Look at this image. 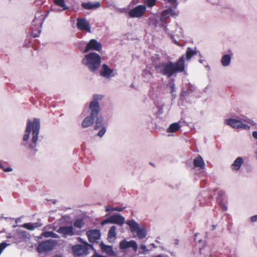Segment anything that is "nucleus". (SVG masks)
<instances>
[{
  "label": "nucleus",
  "instance_id": "obj_28",
  "mask_svg": "<svg viewBox=\"0 0 257 257\" xmlns=\"http://www.w3.org/2000/svg\"><path fill=\"white\" fill-rule=\"evenodd\" d=\"M156 107L158 109L157 113L159 114H162L163 113V107L165 103L162 102L161 99H157L154 102Z\"/></svg>",
  "mask_w": 257,
  "mask_h": 257
},
{
  "label": "nucleus",
  "instance_id": "obj_2",
  "mask_svg": "<svg viewBox=\"0 0 257 257\" xmlns=\"http://www.w3.org/2000/svg\"><path fill=\"white\" fill-rule=\"evenodd\" d=\"M157 71L168 77H171L177 73L182 72L185 70V56L182 55L178 61L161 62L156 66Z\"/></svg>",
  "mask_w": 257,
  "mask_h": 257
},
{
  "label": "nucleus",
  "instance_id": "obj_52",
  "mask_svg": "<svg viewBox=\"0 0 257 257\" xmlns=\"http://www.w3.org/2000/svg\"><path fill=\"white\" fill-rule=\"evenodd\" d=\"M3 170L5 172H11L13 170V169L11 167H8L7 168H3Z\"/></svg>",
  "mask_w": 257,
  "mask_h": 257
},
{
  "label": "nucleus",
  "instance_id": "obj_7",
  "mask_svg": "<svg viewBox=\"0 0 257 257\" xmlns=\"http://www.w3.org/2000/svg\"><path fill=\"white\" fill-rule=\"evenodd\" d=\"M89 247L93 248V246L86 243L85 245L76 244L73 246L72 249L75 256H80L87 255L89 253Z\"/></svg>",
  "mask_w": 257,
  "mask_h": 257
},
{
  "label": "nucleus",
  "instance_id": "obj_29",
  "mask_svg": "<svg viewBox=\"0 0 257 257\" xmlns=\"http://www.w3.org/2000/svg\"><path fill=\"white\" fill-rule=\"evenodd\" d=\"M189 89L186 90H183L181 93V97H186L191 93L194 92L196 89V86L190 83L189 84Z\"/></svg>",
  "mask_w": 257,
  "mask_h": 257
},
{
  "label": "nucleus",
  "instance_id": "obj_45",
  "mask_svg": "<svg viewBox=\"0 0 257 257\" xmlns=\"http://www.w3.org/2000/svg\"><path fill=\"white\" fill-rule=\"evenodd\" d=\"M169 86L171 88L172 93H173L174 91H175V86L174 80H171L169 83Z\"/></svg>",
  "mask_w": 257,
  "mask_h": 257
},
{
  "label": "nucleus",
  "instance_id": "obj_15",
  "mask_svg": "<svg viewBox=\"0 0 257 257\" xmlns=\"http://www.w3.org/2000/svg\"><path fill=\"white\" fill-rule=\"evenodd\" d=\"M171 16V15L170 14V12L169 11V9H167L165 10H164L161 15V17L160 18V26L163 28L165 31L167 33H169V29L167 28V20L170 18Z\"/></svg>",
  "mask_w": 257,
  "mask_h": 257
},
{
  "label": "nucleus",
  "instance_id": "obj_57",
  "mask_svg": "<svg viewBox=\"0 0 257 257\" xmlns=\"http://www.w3.org/2000/svg\"><path fill=\"white\" fill-rule=\"evenodd\" d=\"M21 220V217H18L15 219V223L17 224L18 222H20Z\"/></svg>",
  "mask_w": 257,
  "mask_h": 257
},
{
  "label": "nucleus",
  "instance_id": "obj_35",
  "mask_svg": "<svg viewBox=\"0 0 257 257\" xmlns=\"http://www.w3.org/2000/svg\"><path fill=\"white\" fill-rule=\"evenodd\" d=\"M54 3L62 8L63 10H66L69 9V7L67 6L65 4L64 0H54Z\"/></svg>",
  "mask_w": 257,
  "mask_h": 257
},
{
  "label": "nucleus",
  "instance_id": "obj_11",
  "mask_svg": "<svg viewBox=\"0 0 257 257\" xmlns=\"http://www.w3.org/2000/svg\"><path fill=\"white\" fill-rule=\"evenodd\" d=\"M77 28L80 31H85L91 33V26L89 21L85 18H78L77 19Z\"/></svg>",
  "mask_w": 257,
  "mask_h": 257
},
{
  "label": "nucleus",
  "instance_id": "obj_5",
  "mask_svg": "<svg viewBox=\"0 0 257 257\" xmlns=\"http://www.w3.org/2000/svg\"><path fill=\"white\" fill-rule=\"evenodd\" d=\"M225 124L230 126L233 128L239 129L242 128L245 130H248L250 126L248 124L243 123L241 120L236 118H228L224 120Z\"/></svg>",
  "mask_w": 257,
  "mask_h": 257
},
{
  "label": "nucleus",
  "instance_id": "obj_58",
  "mask_svg": "<svg viewBox=\"0 0 257 257\" xmlns=\"http://www.w3.org/2000/svg\"><path fill=\"white\" fill-rule=\"evenodd\" d=\"M229 257H237L236 254L235 253V252H233L232 253H230L229 255Z\"/></svg>",
  "mask_w": 257,
  "mask_h": 257
},
{
  "label": "nucleus",
  "instance_id": "obj_6",
  "mask_svg": "<svg viewBox=\"0 0 257 257\" xmlns=\"http://www.w3.org/2000/svg\"><path fill=\"white\" fill-rule=\"evenodd\" d=\"M55 242L56 241L52 239L40 242L37 247V251L39 253H42L51 250L55 246Z\"/></svg>",
  "mask_w": 257,
  "mask_h": 257
},
{
  "label": "nucleus",
  "instance_id": "obj_32",
  "mask_svg": "<svg viewBox=\"0 0 257 257\" xmlns=\"http://www.w3.org/2000/svg\"><path fill=\"white\" fill-rule=\"evenodd\" d=\"M19 237L22 239H26L29 238L30 234L26 231L23 230H19L17 231Z\"/></svg>",
  "mask_w": 257,
  "mask_h": 257
},
{
  "label": "nucleus",
  "instance_id": "obj_33",
  "mask_svg": "<svg viewBox=\"0 0 257 257\" xmlns=\"http://www.w3.org/2000/svg\"><path fill=\"white\" fill-rule=\"evenodd\" d=\"M215 193L217 195V199L219 202H221V201H223L224 200L225 197V192L221 190H216Z\"/></svg>",
  "mask_w": 257,
  "mask_h": 257
},
{
  "label": "nucleus",
  "instance_id": "obj_20",
  "mask_svg": "<svg viewBox=\"0 0 257 257\" xmlns=\"http://www.w3.org/2000/svg\"><path fill=\"white\" fill-rule=\"evenodd\" d=\"M112 223L117 224L119 225L123 224L125 221L124 218L119 214H117L111 216Z\"/></svg>",
  "mask_w": 257,
  "mask_h": 257
},
{
  "label": "nucleus",
  "instance_id": "obj_41",
  "mask_svg": "<svg viewBox=\"0 0 257 257\" xmlns=\"http://www.w3.org/2000/svg\"><path fill=\"white\" fill-rule=\"evenodd\" d=\"M156 1L157 0H147L146 4L149 7L152 8L155 5Z\"/></svg>",
  "mask_w": 257,
  "mask_h": 257
},
{
  "label": "nucleus",
  "instance_id": "obj_3",
  "mask_svg": "<svg viewBox=\"0 0 257 257\" xmlns=\"http://www.w3.org/2000/svg\"><path fill=\"white\" fill-rule=\"evenodd\" d=\"M101 57L98 53L93 52L84 55L81 64L92 73H95L101 65Z\"/></svg>",
  "mask_w": 257,
  "mask_h": 257
},
{
  "label": "nucleus",
  "instance_id": "obj_22",
  "mask_svg": "<svg viewBox=\"0 0 257 257\" xmlns=\"http://www.w3.org/2000/svg\"><path fill=\"white\" fill-rule=\"evenodd\" d=\"M126 223L129 226L132 232H136L140 227L139 223L134 219L127 220Z\"/></svg>",
  "mask_w": 257,
  "mask_h": 257
},
{
  "label": "nucleus",
  "instance_id": "obj_19",
  "mask_svg": "<svg viewBox=\"0 0 257 257\" xmlns=\"http://www.w3.org/2000/svg\"><path fill=\"white\" fill-rule=\"evenodd\" d=\"M99 246L101 249L108 255L110 256H114L115 255V253L113 251L112 246L105 245L103 242H101L99 244Z\"/></svg>",
  "mask_w": 257,
  "mask_h": 257
},
{
  "label": "nucleus",
  "instance_id": "obj_18",
  "mask_svg": "<svg viewBox=\"0 0 257 257\" xmlns=\"http://www.w3.org/2000/svg\"><path fill=\"white\" fill-rule=\"evenodd\" d=\"M243 163V160L242 157H238L236 158L231 165L230 168L233 172L239 171Z\"/></svg>",
  "mask_w": 257,
  "mask_h": 257
},
{
  "label": "nucleus",
  "instance_id": "obj_8",
  "mask_svg": "<svg viewBox=\"0 0 257 257\" xmlns=\"http://www.w3.org/2000/svg\"><path fill=\"white\" fill-rule=\"evenodd\" d=\"M102 44L96 39H92L87 43L83 50V53H86L90 51L100 52L102 50Z\"/></svg>",
  "mask_w": 257,
  "mask_h": 257
},
{
  "label": "nucleus",
  "instance_id": "obj_55",
  "mask_svg": "<svg viewBox=\"0 0 257 257\" xmlns=\"http://www.w3.org/2000/svg\"><path fill=\"white\" fill-rule=\"evenodd\" d=\"M112 208H113V207H109V206H106L105 207V211H106V212H109V211H113V210H112Z\"/></svg>",
  "mask_w": 257,
  "mask_h": 257
},
{
  "label": "nucleus",
  "instance_id": "obj_25",
  "mask_svg": "<svg viewBox=\"0 0 257 257\" xmlns=\"http://www.w3.org/2000/svg\"><path fill=\"white\" fill-rule=\"evenodd\" d=\"M81 5H82V8L85 9L90 10V9H93L94 8H99L100 6V4L99 2H96L94 4L88 2V3H83Z\"/></svg>",
  "mask_w": 257,
  "mask_h": 257
},
{
  "label": "nucleus",
  "instance_id": "obj_27",
  "mask_svg": "<svg viewBox=\"0 0 257 257\" xmlns=\"http://www.w3.org/2000/svg\"><path fill=\"white\" fill-rule=\"evenodd\" d=\"M136 232L138 238L141 239L145 238L147 235V228L145 227H140Z\"/></svg>",
  "mask_w": 257,
  "mask_h": 257
},
{
  "label": "nucleus",
  "instance_id": "obj_37",
  "mask_svg": "<svg viewBox=\"0 0 257 257\" xmlns=\"http://www.w3.org/2000/svg\"><path fill=\"white\" fill-rule=\"evenodd\" d=\"M139 248L141 251L140 250L139 251V254L146 255L149 254L150 252L149 250L147 249L146 245L144 244H141Z\"/></svg>",
  "mask_w": 257,
  "mask_h": 257
},
{
  "label": "nucleus",
  "instance_id": "obj_56",
  "mask_svg": "<svg viewBox=\"0 0 257 257\" xmlns=\"http://www.w3.org/2000/svg\"><path fill=\"white\" fill-rule=\"evenodd\" d=\"M139 3V0H132L131 3L130 4V5H132L133 4L136 5Z\"/></svg>",
  "mask_w": 257,
  "mask_h": 257
},
{
  "label": "nucleus",
  "instance_id": "obj_4",
  "mask_svg": "<svg viewBox=\"0 0 257 257\" xmlns=\"http://www.w3.org/2000/svg\"><path fill=\"white\" fill-rule=\"evenodd\" d=\"M95 118L94 130H99L97 134V136L101 138L106 133L108 124L104 118L102 116H98V115Z\"/></svg>",
  "mask_w": 257,
  "mask_h": 257
},
{
  "label": "nucleus",
  "instance_id": "obj_44",
  "mask_svg": "<svg viewBox=\"0 0 257 257\" xmlns=\"http://www.w3.org/2000/svg\"><path fill=\"white\" fill-rule=\"evenodd\" d=\"M112 223V221L111 220V216H110L109 217L103 220L102 222H101V225H105L107 223Z\"/></svg>",
  "mask_w": 257,
  "mask_h": 257
},
{
  "label": "nucleus",
  "instance_id": "obj_53",
  "mask_svg": "<svg viewBox=\"0 0 257 257\" xmlns=\"http://www.w3.org/2000/svg\"><path fill=\"white\" fill-rule=\"evenodd\" d=\"M91 257H105V256H104L103 255H100V254H98L96 252V251H95V252L93 254V255L92 256H91Z\"/></svg>",
  "mask_w": 257,
  "mask_h": 257
},
{
  "label": "nucleus",
  "instance_id": "obj_47",
  "mask_svg": "<svg viewBox=\"0 0 257 257\" xmlns=\"http://www.w3.org/2000/svg\"><path fill=\"white\" fill-rule=\"evenodd\" d=\"M199 250H200V254H205V250L209 251V247L208 246H205L204 247L200 248L199 249Z\"/></svg>",
  "mask_w": 257,
  "mask_h": 257
},
{
  "label": "nucleus",
  "instance_id": "obj_14",
  "mask_svg": "<svg viewBox=\"0 0 257 257\" xmlns=\"http://www.w3.org/2000/svg\"><path fill=\"white\" fill-rule=\"evenodd\" d=\"M119 247L121 249H125L128 247H132L135 252H136L138 249L137 243L135 240L126 241L125 239L122 240L119 243Z\"/></svg>",
  "mask_w": 257,
  "mask_h": 257
},
{
  "label": "nucleus",
  "instance_id": "obj_17",
  "mask_svg": "<svg viewBox=\"0 0 257 257\" xmlns=\"http://www.w3.org/2000/svg\"><path fill=\"white\" fill-rule=\"evenodd\" d=\"M90 242H96L99 239L101 233L98 229H92L89 230L86 233Z\"/></svg>",
  "mask_w": 257,
  "mask_h": 257
},
{
  "label": "nucleus",
  "instance_id": "obj_23",
  "mask_svg": "<svg viewBox=\"0 0 257 257\" xmlns=\"http://www.w3.org/2000/svg\"><path fill=\"white\" fill-rule=\"evenodd\" d=\"M41 226V223L38 222L36 223H26L21 225V227L31 231L34 230L35 228Z\"/></svg>",
  "mask_w": 257,
  "mask_h": 257
},
{
  "label": "nucleus",
  "instance_id": "obj_30",
  "mask_svg": "<svg viewBox=\"0 0 257 257\" xmlns=\"http://www.w3.org/2000/svg\"><path fill=\"white\" fill-rule=\"evenodd\" d=\"M116 227L115 226H112L108 232V239L109 241H111V239H113L116 237Z\"/></svg>",
  "mask_w": 257,
  "mask_h": 257
},
{
  "label": "nucleus",
  "instance_id": "obj_43",
  "mask_svg": "<svg viewBox=\"0 0 257 257\" xmlns=\"http://www.w3.org/2000/svg\"><path fill=\"white\" fill-rule=\"evenodd\" d=\"M169 11L170 12V14L171 16L176 17L178 16V14L175 10H173L172 8H169Z\"/></svg>",
  "mask_w": 257,
  "mask_h": 257
},
{
  "label": "nucleus",
  "instance_id": "obj_38",
  "mask_svg": "<svg viewBox=\"0 0 257 257\" xmlns=\"http://www.w3.org/2000/svg\"><path fill=\"white\" fill-rule=\"evenodd\" d=\"M84 222L82 219H76L73 223V225L75 227L78 228H81L84 225Z\"/></svg>",
  "mask_w": 257,
  "mask_h": 257
},
{
  "label": "nucleus",
  "instance_id": "obj_36",
  "mask_svg": "<svg viewBox=\"0 0 257 257\" xmlns=\"http://www.w3.org/2000/svg\"><path fill=\"white\" fill-rule=\"evenodd\" d=\"M41 236H43L44 237H53V238H59V236L58 234H57L56 233L53 232V231H45V232H43L42 234H41Z\"/></svg>",
  "mask_w": 257,
  "mask_h": 257
},
{
  "label": "nucleus",
  "instance_id": "obj_12",
  "mask_svg": "<svg viewBox=\"0 0 257 257\" xmlns=\"http://www.w3.org/2000/svg\"><path fill=\"white\" fill-rule=\"evenodd\" d=\"M57 232L59 233L63 234L64 237L67 236H73L74 234H78V231L76 232L72 225L66 226H60Z\"/></svg>",
  "mask_w": 257,
  "mask_h": 257
},
{
  "label": "nucleus",
  "instance_id": "obj_31",
  "mask_svg": "<svg viewBox=\"0 0 257 257\" xmlns=\"http://www.w3.org/2000/svg\"><path fill=\"white\" fill-rule=\"evenodd\" d=\"M180 125L178 122H174L170 124L169 127L167 128L168 133H174L179 130Z\"/></svg>",
  "mask_w": 257,
  "mask_h": 257
},
{
  "label": "nucleus",
  "instance_id": "obj_34",
  "mask_svg": "<svg viewBox=\"0 0 257 257\" xmlns=\"http://www.w3.org/2000/svg\"><path fill=\"white\" fill-rule=\"evenodd\" d=\"M153 73L150 68L144 70L143 73V76L147 80H149L153 77Z\"/></svg>",
  "mask_w": 257,
  "mask_h": 257
},
{
  "label": "nucleus",
  "instance_id": "obj_10",
  "mask_svg": "<svg viewBox=\"0 0 257 257\" xmlns=\"http://www.w3.org/2000/svg\"><path fill=\"white\" fill-rule=\"evenodd\" d=\"M146 11V6L145 5H139L131 10L128 12V15L132 18H139L143 16Z\"/></svg>",
  "mask_w": 257,
  "mask_h": 257
},
{
  "label": "nucleus",
  "instance_id": "obj_50",
  "mask_svg": "<svg viewBox=\"0 0 257 257\" xmlns=\"http://www.w3.org/2000/svg\"><path fill=\"white\" fill-rule=\"evenodd\" d=\"M252 137L255 140H256V142L255 143V145L257 146V131H254L252 132Z\"/></svg>",
  "mask_w": 257,
  "mask_h": 257
},
{
  "label": "nucleus",
  "instance_id": "obj_59",
  "mask_svg": "<svg viewBox=\"0 0 257 257\" xmlns=\"http://www.w3.org/2000/svg\"><path fill=\"white\" fill-rule=\"evenodd\" d=\"M49 13H50L49 11H46V14H45V17H44V19H45L46 18H47L48 16V15L49 14Z\"/></svg>",
  "mask_w": 257,
  "mask_h": 257
},
{
  "label": "nucleus",
  "instance_id": "obj_48",
  "mask_svg": "<svg viewBox=\"0 0 257 257\" xmlns=\"http://www.w3.org/2000/svg\"><path fill=\"white\" fill-rule=\"evenodd\" d=\"M41 30L39 29L37 33H35L34 32H32V36L34 38L38 37L41 33Z\"/></svg>",
  "mask_w": 257,
  "mask_h": 257
},
{
  "label": "nucleus",
  "instance_id": "obj_61",
  "mask_svg": "<svg viewBox=\"0 0 257 257\" xmlns=\"http://www.w3.org/2000/svg\"><path fill=\"white\" fill-rule=\"evenodd\" d=\"M174 43H175V44H176V45H178V46H180V44H179V43L178 42V41H176V40H174Z\"/></svg>",
  "mask_w": 257,
  "mask_h": 257
},
{
  "label": "nucleus",
  "instance_id": "obj_60",
  "mask_svg": "<svg viewBox=\"0 0 257 257\" xmlns=\"http://www.w3.org/2000/svg\"><path fill=\"white\" fill-rule=\"evenodd\" d=\"M36 20H34L32 22V24L35 26H37V24L36 23Z\"/></svg>",
  "mask_w": 257,
  "mask_h": 257
},
{
  "label": "nucleus",
  "instance_id": "obj_24",
  "mask_svg": "<svg viewBox=\"0 0 257 257\" xmlns=\"http://www.w3.org/2000/svg\"><path fill=\"white\" fill-rule=\"evenodd\" d=\"M231 60V56L230 54H225L222 57L220 62L223 67H227L230 65Z\"/></svg>",
  "mask_w": 257,
  "mask_h": 257
},
{
  "label": "nucleus",
  "instance_id": "obj_54",
  "mask_svg": "<svg viewBox=\"0 0 257 257\" xmlns=\"http://www.w3.org/2000/svg\"><path fill=\"white\" fill-rule=\"evenodd\" d=\"M5 219L6 220V221L8 222H10L11 223V221H13L14 218H13L12 217H7V218H5Z\"/></svg>",
  "mask_w": 257,
  "mask_h": 257
},
{
  "label": "nucleus",
  "instance_id": "obj_39",
  "mask_svg": "<svg viewBox=\"0 0 257 257\" xmlns=\"http://www.w3.org/2000/svg\"><path fill=\"white\" fill-rule=\"evenodd\" d=\"M239 120H241L242 121L243 123H244L246 122V123H250L252 124H254V122L252 120H251V119L247 118L246 117H243L242 118H241L239 119Z\"/></svg>",
  "mask_w": 257,
  "mask_h": 257
},
{
  "label": "nucleus",
  "instance_id": "obj_40",
  "mask_svg": "<svg viewBox=\"0 0 257 257\" xmlns=\"http://www.w3.org/2000/svg\"><path fill=\"white\" fill-rule=\"evenodd\" d=\"M167 3L170 4L172 7L176 8L178 5L177 0H166Z\"/></svg>",
  "mask_w": 257,
  "mask_h": 257
},
{
  "label": "nucleus",
  "instance_id": "obj_49",
  "mask_svg": "<svg viewBox=\"0 0 257 257\" xmlns=\"http://www.w3.org/2000/svg\"><path fill=\"white\" fill-rule=\"evenodd\" d=\"M124 208V207H115L112 208L113 211H116L118 212H121L123 210V209Z\"/></svg>",
  "mask_w": 257,
  "mask_h": 257
},
{
  "label": "nucleus",
  "instance_id": "obj_51",
  "mask_svg": "<svg viewBox=\"0 0 257 257\" xmlns=\"http://www.w3.org/2000/svg\"><path fill=\"white\" fill-rule=\"evenodd\" d=\"M250 221L251 222H255L257 221V215L252 216L250 217Z\"/></svg>",
  "mask_w": 257,
  "mask_h": 257
},
{
  "label": "nucleus",
  "instance_id": "obj_64",
  "mask_svg": "<svg viewBox=\"0 0 257 257\" xmlns=\"http://www.w3.org/2000/svg\"><path fill=\"white\" fill-rule=\"evenodd\" d=\"M254 154H255V158L257 160V151H255L254 152Z\"/></svg>",
  "mask_w": 257,
  "mask_h": 257
},
{
  "label": "nucleus",
  "instance_id": "obj_26",
  "mask_svg": "<svg viewBox=\"0 0 257 257\" xmlns=\"http://www.w3.org/2000/svg\"><path fill=\"white\" fill-rule=\"evenodd\" d=\"M197 50L196 48H192L188 47L186 52V57L187 60H189L193 56L197 55Z\"/></svg>",
  "mask_w": 257,
  "mask_h": 257
},
{
  "label": "nucleus",
  "instance_id": "obj_63",
  "mask_svg": "<svg viewBox=\"0 0 257 257\" xmlns=\"http://www.w3.org/2000/svg\"><path fill=\"white\" fill-rule=\"evenodd\" d=\"M204 61L203 60H202V59H200V60H199V62L200 63H201V64H203Z\"/></svg>",
  "mask_w": 257,
  "mask_h": 257
},
{
  "label": "nucleus",
  "instance_id": "obj_46",
  "mask_svg": "<svg viewBox=\"0 0 257 257\" xmlns=\"http://www.w3.org/2000/svg\"><path fill=\"white\" fill-rule=\"evenodd\" d=\"M219 203L220 204V207L223 211H225L227 210V206L225 203L222 201L219 202Z\"/></svg>",
  "mask_w": 257,
  "mask_h": 257
},
{
  "label": "nucleus",
  "instance_id": "obj_21",
  "mask_svg": "<svg viewBox=\"0 0 257 257\" xmlns=\"http://www.w3.org/2000/svg\"><path fill=\"white\" fill-rule=\"evenodd\" d=\"M193 165L195 167H198L200 169H204L205 164L204 161L200 155L197 156L193 160Z\"/></svg>",
  "mask_w": 257,
  "mask_h": 257
},
{
  "label": "nucleus",
  "instance_id": "obj_13",
  "mask_svg": "<svg viewBox=\"0 0 257 257\" xmlns=\"http://www.w3.org/2000/svg\"><path fill=\"white\" fill-rule=\"evenodd\" d=\"M103 97V96L101 94H94L92 97L93 100L90 103L89 108L95 109L97 111L100 112L101 108L98 101L101 100Z\"/></svg>",
  "mask_w": 257,
  "mask_h": 257
},
{
  "label": "nucleus",
  "instance_id": "obj_9",
  "mask_svg": "<svg viewBox=\"0 0 257 257\" xmlns=\"http://www.w3.org/2000/svg\"><path fill=\"white\" fill-rule=\"evenodd\" d=\"M89 109L90 110V115L86 117L82 122L81 126L83 128H86L91 126L94 122L95 118L100 112L95 109Z\"/></svg>",
  "mask_w": 257,
  "mask_h": 257
},
{
  "label": "nucleus",
  "instance_id": "obj_42",
  "mask_svg": "<svg viewBox=\"0 0 257 257\" xmlns=\"http://www.w3.org/2000/svg\"><path fill=\"white\" fill-rule=\"evenodd\" d=\"M10 244L7 243L6 242H3L0 243V252L2 253L3 250L8 245H10Z\"/></svg>",
  "mask_w": 257,
  "mask_h": 257
},
{
  "label": "nucleus",
  "instance_id": "obj_62",
  "mask_svg": "<svg viewBox=\"0 0 257 257\" xmlns=\"http://www.w3.org/2000/svg\"><path fill=\"white\" fill-rule=\"evenodd\" d=\"M151 245L155 248H157V245H156L154 243L151 244Z\"/></svg>",
  "mask_w": 257,
  "mask_h": 257
},
{
  "label": "nucleus",
  "instance_id": "obj_16",
  "mask_svg": "<svg viewBox=\"0 0 257 257\" xmlns=\"http://www.w3.org/2000/svg\"><path fill=\"white\" fill-rule=\"evenodd\" d=\"M100 75L102 77L106 79H108L114 76L113 70L109 68L108 66L105 64H103L102 65L100 72Z\"/></svg>",
  "mask_w": 257,
  "mask_h": 257
},
{
  "label": "nucleus",
  "instance_id": "obj_1",
  "mask_svg": "<svg viewBox=\"0 0 257 257\" xmlns=\"http://www.w3.org/2000/svg\"><path fill=\"white\" fill-rule=\"evenodd\" d=\"M40 130V120L39 118H35L33 120L28 119L25 134L23 136L22 145L26 146V143L28 141L30 134L32 133V138L31 142L28 144V148L34 154L37 149V142L38 141V135Z\"/></svg>",
  "mask_w": 257,
  "mask_h": 257
}]
</instances>
